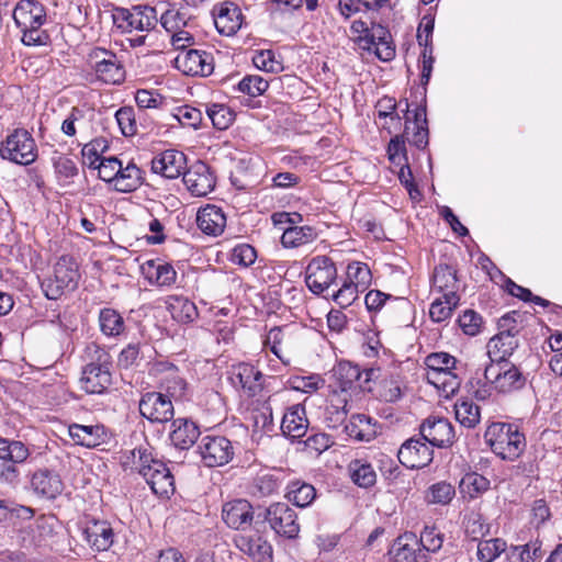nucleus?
<instances>
[{
    "label": "nucleus",
    "mask_w": 562,
    "mask_h": 562,
    "mask_svg": "<svg viewBox=\"0 0 562 562\" xmlns=\"http://www.w3.org/2000/svg\"><path fill=\"white\" fill-rule=\"evenodd\" d=\"M13 20L22 32V42L27 46H43L49 42L48 33L42 29L47 21L45 7L37 0H20L13 10Z\"/></svg>",
    "instance_id": "f257e3e1"
},
{
    "label": "nucleus",
    "mask_w": 562,
    "mask_h": 562,
    "mask_svg": "<svg viewBox=\"0 0 562 562\" xmlns=\"http://www.w3.org/2000/svg\"><path fill=\"white\" fill-rule=\"evenodd\" d=\"M132 467L146 480L151 491L158 496H169L175 492L173 475L167 465L153 457L147 447L130 451Z\"/></svg>",
    "instance_id": "f03ea898"
},
{
    "label": "nucleus",
    "mask_w": 562,
    "mask_h": 562,
    "mask_svg": "<svg viewBox=\"0 0 562 562\" xmlns=\"http://www.w3.org/2000/svg\"><path fill=\"white\" fill-rule=\"evenodd\" d=\"M492 451L504 460H515L526 447L525 437L512 424L493 423L484 434Z\"/></svg>",
    "instance_id": "7ed1b4c3"
},
{
    "label": "nucleus",
    "mask_w": 562,
    "mask_h": 562,
    "mask_svg": "<svg viewBox=\"0 0 562 562\" xmlns=\"http://www.w3.org/2000/svg\"><path fill=\"white\" fill-rule=\"evenodd\" d=\"M483 376L499 393H512L526 383L521 371L509 361H490L484 368Z\"/></svg>",
    "instance_id": "20e7f679"
},
{
    "label": "nucleus",
    "mask_w": 562,
    "mask_h": 562,
    "mask_svg": "<svg viewBox=\"0 0 562 562\" xmlns=\"http://www.w3.org/2000/svg\"><path fill=\"white\" fill-rule=\"evenodd\" d=\"M113 23L125 33L134 31L148 33L158 23L156 9L149 5H135L131 9L116 8L113 11Z\"/></svg>",
    "instance_id": "39448f33"
},
{
    "label": "nucleus",
    "mask_w": 562,
    "mask_h": 562,
    "mask_svg": "<svg viewBox=\"0 0 562 562\" xmlns=\"http://www.w3.org/2000/svg\"><path fill=\"white\" fill-rule=\"evenodd\" d=\"M87 64L98 80L108 85H120L125 79V70L117 56L101 47L92 48L87 56Z\"/></svg>",
    "instance_id": "423d86ee"
},
{
    "label": "nucleus",
    "mask_w": 562,
    "mask_h": 562,
    "mask_svg": "<svg viewBox=\"0 0 562 562\" xmlns=\"http://www.w3.org/2000/svg\"><path fill=\"white\" fill-rule=\"evenodd\" d=\"M79 278L77 262L69 256L60 257L54 267V277L42 283L46 297L57 300L65 290H75Z\"/></svg>",
    "instance_id": "0eeeda50"
},
{
    "label": "nucleus",
    "mask_w": 562,
    "mask_h": 562,
    "mask_svg": "<svg viewBox=\"0 0 562 562\" xmlns=\"http://www.w3.org/2000/svg\"><path fill=\"white\" fill-rule=\"evenodd\" d=\"M0 155L15 164L30 165L37 157L35 140L29 131L16 128L2 142Z\"/></svg>",
    "instance_id": "6e6552de"
},
{
    "label": "nucleus",
    "mask_w": 562,
    "mask_h": 562,
    "mask_svg": "<svg viewBox=\"0 0 562 562\" xmlns=\"http://www.w3.org/2000/svg\"><path fill=\"white\" fill-rule=\"evenodd\" d=\"M265 347L274 353L284 364L291 362L299 351L300 337L297 330L291 325L273 327L269 330Z\"/></svg>",
    "instance_id": "1a4fd4ad"
},
{
    "label": "nucleus",
    "mask_w": 562,
    "mask_h": 562,
    "mask_svg": "<svg viewBox=\"0 0 562 562\" xmlns=\"http://www.w3.org/2000/svg\"><path fill=\"white\" fill-rule=\"evenodd\" d=\"M198 452L205 467H223L234 458L235 450L229 439L224 436H204L199 445Z\"/></svg>",
    "instance_id": "9d476101"
},
{
    "label": "nucleus",
    "mask_w": 562,
    "mask_h": 562,
    "mask_svg": "<svg viewBox=\"0 0 562 562\" xmlns=\"http://www.w3.org/2000/svg\"><path fill=\"white\" fill-rule=\"evenodd\" d=\"M337 278L334 261L326 256L313 258L306 267L305 283L314 294H322Z\"/></svg>",
    "instance_id": "9b49d317"
},
{
    "label": "nucleus",
    "mask_w": 562,
    "mask_h": 562,
    "mask_svg": "<svg viewBox=\"0 0 562 562\" xmlns=\"http://www.w3.org/2000/svg\"><path fill=\"white\" fill-rule=\"evenodd\" d=\"M266 520L280 536L294 539L300 532V525L294 509L285 503H274L267 508Z\"/></svg>",
    "instance_id": "f8f14e48"
},
{
    "label": "nucleus",
    "mask_w": 562,
    "mask_h": 562,
    "mask_svg": "<svg viewBox=\"0 0 562 562\" xmlns=\"http://www.w3.org/2000/svg\"><path fill=\"white\" fill-rule=\"evenodd\" d=\"M108 355L102 350L98 357L99 362L88 363L80 378L81 389L89 394H102L112 383L110 369L106 364Z\"/></svg>",
    "instance_id": "ddd939ff"
},
{
    "label": "nucleus",
    "mask_w": 562,
    "mask_h": 562,
    "mask_svg": "<svg viewBox=\"0 0 562 562\" xmlns=\"http://www.w3.org/2000/svg\"><path fill=\"white\" fill-rule=\"evenodd\" d=\"M422 439L432 447L447 448L454 441V429L452 424L445 417L429 416L420 427Z\"/></svg>",
    "instance_id": "4468645a"
},
{
    "label": "nucleus",
    "mask_w": 562,
    "mask_h": 562,
    "mask_svg": "<svg viewBox=\"0 0 562 562\" xmlns=\"http://www.w3.org/2000/svg\"><path fill=\"white\" fill-rule=\"evenodd\" d=\"M177 69L188 76H210L214 70L211 53L202 49H188L180 52L175 58Z\"/></svg>",
    "instance_id": "2eb2a0df"
},
{
    "label": "nucleus",
    "mask_w": 562,
    "mask_h": 562,
    "mask_svg": "<svg viewBox=\"0 0 562 562\" xmlns=\"http://www.w3.org/2000/svg\"><path fill=\"white\" fill-rule=\"evenodd\" d=\"M139 413L151 423H167L173 417L171 400L158 392H148L139 401Z\"/></svg>",
    "instance_id": "dca6fc26"
},
{
    "label": "nucleus",
    "mask_w": 562,
    "mask_h": 562,
    "mask_svg": "<svg viewBox=\"0 0 562 562\" xmlns=\"http://www.w3.org/2000/svg\"><path fill=\"white\" fill-rule=\"evenodd\" d=\"M422 438H411L400 448L397 457L400 462L408 469H422L434 459L432 449Z\"/></svg>",
    "instance_id": "f3484780"
},
{
    "label": "nucleus",
    "mask_w": 562,
    "mask_h": 562,
    "mask_svg": "<svg viewBox=\"0 0 562 562\" xmlns=\"http://www.w3.org/2000/svg\"><path fill=\"white\" fill-rule=\"evenodd\" d=\"M183 183L191 194L205 196L214 189L215 179L206 164L196 161L183 173Z\"/></svg>",
    "instance_id": "a211bd4d"
},
{
    "label": "nucleus",
    "mask_w": 562,
    "mask_h": 562,
    "mask_svg": "<svg viewBox=\"0 0 562 562\" xmlns=\"http://www.w3.org/2000/svg\"><path fill=\"white\" fill-rule=\"evenodd\" d=\"M216 30L225 36L237 33L243 24L240 9L233 2L225 1L216 4L212 11Z\"/></svg>",
    "instance_id": "6ab92c4d"
},
{
    "label": "nucleus",
    "mask_w": 562,
    "mask_h": 562,
    "mask_svg": "<svg viewBox=\"0 0 562 562\" xmlns=\"http://www.w3.org/2000/svg\"><path fill=\"white\" fill-rule=\"evenodd\" d=\"M187 167V157L183 153L169 149L156 156L151 161V170L167 179L183 176Z\"/></svg>",
    "instance_id": "aec40b11"
},
{
    "label": "nucleus",
    "mask_w": 562,
    "mask_h": 562,
    "mask_svg": "<svg viewBox=\"0 0 562 562\" xmlns=\"http://www.w3.org/2000/svg\"><path fill=\"white\" fill-rule=\"evenodd\" d=\"M236 548L247 554L255 562H267L271 559L272 548L260 535H236L234 538Z\"/></svg>",
    "instance_id": "412c9836"
},
{
    "label": "nucleus",
    "mask_w": 562,
    "mask_h": 562,
    "mask_svg": "<svg viewBox=\"0 0 562 562\" xmlns=\"http://www.w3.org/2000/svg\"><path fill=\"white\" fill-rule=\"evenodd\" d=\"M232 382L243 389L248 396H255L262 389V373L249 363L233 367Z\"/></svg>",
    "instance_id": "4be33fe9"
},
{
    "label": "nucleus",
    "mask_w": 562,
    "mask_h": 562,
    "mask_svg": "<svg viewBox=\"0 0 562 562\" xmlns=\"http://www.w3.org/2000/svg\"><path fill=\"white\" fill-rule=\"evenodd\" d=\"M196 225L206 235L220 236L226 227V215L220 206L207 204L199 209Z\"/></svg>",
    "instance_id": "5701e85b"
},
{
    "label": "nucleus",
    "mask_w": 562,
    "mask_h": 562,
    "mask_svg": "<svg viewBox=\"0 0 562 562\" xmlns=\"http://www.w3.org/2000/svg\"><path fill=\"white\" fill-rule=\"evenodd\" d=\"M222 516L228 527L244 529L251 524L254 513L249 502L246 499H235L224 504Z\"/></svg>",
    "instance_id": "b1692460"
},
{
    "label": "nucleus",
    "mask_w": 562,
    "mask_h": 562,
    "mask_svg": "<svg viewBox=\"0 0 562 562\" xmlns=\"http://www.w3.org/2000/svg\"><path fill=\"white\" fill-rule=\"evenodd\" d=\"M393 562H427L426 553L414 535L397 538L391 550Z\"/></svg>",
    "instance_id": "393cba45"
},
{
    "label": "nucleus",
    "mask_w": 562,
    "mask_h": 562,
    "mask_svg": "<svg viewBox=\"0 0 562 562\" xmlns=\"http://www.w3.org/2000/svg\"><path fill=\"white\" fill-rule=\"evenodd\" d=\"M144 182L143 170L133 161L130 160L126 165L120 160V171L112 181V188L122 193H128L137 190Z\"/></svg>",
    "instance_id": "a878e982"
},
{
    "label": "nucleus",
    "mask_w": 562,
    "mask_h": 562,
    "mask_svg": "<svg viewBox=\"0 0 562 562\" xmlns=\"http://www.w3.org/2000/svg\"><path fill=\"white\" fill-rule=\"evenodd\" d=\"M308 428L305 408L301 404H295L284 413L281 430L284 436L292 439H299L305 436Z\"/></svg>",
    "instance_id": "bb28decb"
},
{
    "label": "nucleus",
    "mask_w": 562,
    "mask_h": 562,
    "mask_svg": "<svg viewBox=\"0 0 562 562\" xmlns=\"http://www.w3.org/2000/svg\"><path fill=\"white\" fill-rule=\"evenodd\" d=\"M87 542L98 551H105L113 544V529L108 521L91 520L83 529Z\"/></svg>",
    "instance_id": "cd10ccee"
},
{
    "label": "nucleus",
    "mask_w": 562,
    "mask_h": 562,
    "mask_svg": "<svg viewBox=\"0 0 562 562\" xmlns=\"http://www.w3.org/2000/svg\"><path fill=\"white\" fill-rule=\"evenodd\" d=\"M144 278L153 285L170 286L176 282L177 272L169 263L147 260L140 266Z\"/></svg>",
    "instance_id": "c85d7f7f"
},
{
    "label": "nucleus",
    "mask_w": 562,
    "mask_h": 562,
    "mask_svg": "<svg viewBox=\"0 0 562 562\" xmlns=\"http://www.w3.org/2000/svg\"><path fill=\"white\" fill-rule=\"evenodd\" d=\"M68 434L76 445L94 448L105 441L106 432L102 425L72 424Z\"/></svg>",
    "instance_id": "c756f323"
},
{
    "label": "nucleus",
    "mask_w": 562,
    "mask_h": 562,
    "mask_svg": "<svg viewBox=\"0 0 562 562\" xmlns=\"http://www.w3.org/2000/svg\"><path fill=\"white\" fill-rule=\"evenodd\" d=\"M198 426L186 418L175 419L171 424L169 438L172 445L179 449H189L199 438Z\"/></svg>",
    "instance_id": "7c9ffc66"
},
{
    "label": "nucleus",
    "mask_w": 562,
    "mask_h": 562,
    "mask_svg": "<svg viewBox=\"0 0 562 562\" xmlns=\"http://www.w3.org/2000/svg\"><path fill=\"white\" fill-rule=\"evenodd\" d=\"M375 369H369L364 372H361L360 368L350 362L339 363L336 371L335 376L339 383V386L342 391H347L353 387L355 383L361 381L364 375V382H369L372 378L376 376ZM359 387H363L361 383H359Z\"/></svg>",
    "instance_id": "2f4dec72"
},
{
    "label": "nucleus",
    "mask_w": 562,
    "mask_h": 562,
    "mask_svg": "<svg viewBox=\"0 0 562 562\" xmlns=\"http://www.w3.org/2000/svg\"><path fill=\"white\" fill-rule=\"evenodd\" d=\"M517 347V336L501 329V333L487 344L490 361H507L506 358L512 356Z\"/></svg>",
    "instance_id": "473e14b6"
},
{
    "label": "nucleus",
    "mask_w": 562,
    "mask_h": 562,
    "mask_svg": "<svg viewBox=\"0 0 562 562\" xmlns=\"http://www.w3.org/2000/svg\"><path fill=\"white\" fill-rule=\"evenodd\" d=\"M31 484L37 494L48 498H55L64 487L59 475L46 469L36 471L32 476Z\"/></svg>",
    "instance_id": "72a5a7b5"
},
{
    "label": "nucleus",
    "mask_w": 562,
    "mask_h": 562,
    "mask_svg": "<svg viewBox=\"0 0 562 562\" xmlns=\"http://www.w3.org/2000/svg\"><path fill=\"white\" fill-rule=\"evenodd\" d=\"M345 431L358 441H371L376 436L375 424L364 414H355L345 426Z\"/></svg>",
    "instance_id": "f704fd0d"
},
{
    "label": "nucleus",
    "mask_w": 562,
    "mask_h": 562,
    "mask_svg": "<svg viewBox=\"0 0 562 562\" xmlns=\"http://www.w3.org/2000/svg\"><path fill=\"white\" fill-rule=\"evenodd\" d=\"M166 304L171 317L178 323L188 324L198 317L195 304L187 297L171 295Z\"/></svg>",
    "instance_id": "c9c22d12"
},
{
    "label": "nucleus",
    "mask_w": 562,
    "mask_h": 562,
    "mask_svg": "<svg viewBox=\"0 0 562 562\" xmlns=\"http://www.w3.org/2000/svg\"><path fill=\"white\" fill-rule=\"evenodd\" d=\"M432 290L441 294H457L458 278L453 267L441 263L434 270Z\"/></svg>",
    "instance_id": "e433bc0d"
},
{
    "label": "nucleus",
    "mask_w": 562,
    "mask_h": 562,
    "mask_svg": "<svg viewBox=\"0 0 562 562\" xmlns=\"http://www.w3.org/2000/svg\"><path fill=\"white\" fill-rule=\"evenodd\" d=\"M491 482L484 475L476 472L465 473L459 484L463 497L474 499L490 490Z\"/></svg>",
    "instance_id": "4c0bfd02"
},
{
    "label": "nucleus",
    "mask_w": 562,
    "mask_h": 562,
    "mask_svg": "<svg viewBox=\"0 0 562 562\" xmlns=\"http://www.w3.org/2000/svg\"><path fill=\"white\" fill-rule=\"evenodd\" d=\"M317 233L311 226H290L284 229L281 243L286 248H294L316 239Z\"/></svg>",
    "instance_id": "58836bf2"
},
{
    "label": "nucleus",
    "mask_w": 562,
    "mask_h": 562,
    "mask_svg": "<svg viewBox=\"0 0 562 562\" xmlns=\"http://www.w3.org/2000/svg\"><path fill=\"white\" fill-rule=\"evenodd\" d=\"M456 369L443 370L442 372H428L426 373L427 381L441 390L447 396L454 394L460 385L461 380L454 372Z\"/></svg>",
    "instance_id": "ea45409f"
},
{
    "label": "nucleus",
    "mask_w": 562,
    "mask_h": 562,
    "mask_svg": "<svg viewBox=\"0 0 562 562\" xmlns=\"http://www.w3.org/2000/svg\"><path fill=\"white\" fill-rule=\"evenodd\" d=\"M458 294H442L440 297L435 299L429 308L430 318L440 323L451 317L453 310L459 304Z\"/></svg>",
    "instance_id": "a19ab883"
},
{
    "label": "nucleus",
    "mask_w": 562,
    "mask_h": 562,
    "mask_svg": "<svg viewBox=\"0 0 562 562\" xmlns=\"http://www.w3.org/2000/svg\"><path fill=\"white\" fill-rule=\"evenodd\" d=\"M285 496L295 506L306 507L314 501L316 492L313 485L295 481L288 485Z\"/></svg>",
    "instance_id": "79ce46f5"
},
{
    "label": "nucleus",
    "mask_w": 562,
    "mask_h": 562,
    "mask_svg": "<svg viewBox=\"0 0 562 562\" xmlns=\"http://www.w3.org/2000/svg\"><path fill=\"white\" fill-rule=\"evenodd\" d=\"M351 480L360 487L368 488L375 484L376 474L372 465L361 460H353L349 464Z\"/></svg>",
    "instance_id": "37998d69"
},
{
    "label": "nucleus",
    "mask_w": 562,
    "mask_h": 562,
    "mask_svg": "<svg viewBox=\"0 0 562 562\" xmlns=\"http://www.w3.org/2000/svg\"><path fill=\"white\" fill-rule=\"evenodd\" d=\"M30 451L27 447L16 440H9L0 437V459L11 463H23Z\"/></svg>",
    "instance_id": "c03bdc74"
},
{
    "label": "nucleus",
    "mask_w": 562,
    "mask_h": 562,
    "mask_svg": "<svg viewBox=\"0 0 562 562\" xmlns=\"http://www.w3.org/2000/svg\"><path fill=\"white\" fill-rule=\"evenodd\" d=\"M456 419L467 428H474L481 418L480 407L471 401H459L454 404Z\"/></svg>",
    "instance_id": "a18cd8bd"
},
{
    "label": "nucleus",
    "mask_w": 562,
    "mask_h": 562,
    "mask_svg": "<svg viewBox=\"0 0 562 562\" xmlns=\"http://www.w3.org/2000/svg\"><path fill=\"white\" fill-rule=\"evenodd\" d=\"M101 331L106 336H119L125 328L121 314L113 308H103L99 314Z\"/></svg>",
    "instance_id": "49530a36"
},
{
    "label": "nucleus",
    "mask_w": 562,
    "mask_h": 562,
    "mask_svg": "<svg viewBox=\"0 0 562 562\" xmlns=\"http://www.w3.org/2000/svg\"><path fill=\"white\" fill-rule=\"evenodd\" d=\"M506 550L507 543L505 540L493 538L479 542L476 555L481 562H493Z\"/></svg>",
    "instance_id": "de8ad7c7"
},
{
    "label": "nucleus",
    "mask_w": 562,
    "mask_h": 562,
    "mask_svg": "<svg viewBox=\"0 0 562 562\" xmlns=\"http://www.w3.org/2000/svg\"><path fill=\"white\" fill-rule=\"evenodd\" d=\"M371 271L366 263L353 261L347 266L346 281L352 283L355 286L360 289L361 292L368 289V286L371 284Z\"/></svg>",
    "instance_id": "09e8293b"
},
{
    "label": "nucleus",
    "mask_w": 562,
    "mask_h": 562,
    "mask_svg": "<svg viewBox=\"0 0 562 562\" xmlns=\"http://www.w3.org/2000/svg\"><path fill=\"white\" fill-rule=\"evenodd\" d=\"M109 148V142L104 137H97L87 143L81 150L82 161L88 168L93 167L104 157L102 154Z\"/></svg>",
    "instance_id": "8fccbe9b"
},
{
    "label": "nucleus",
    "mask_w": 562,
    "mask_h": 562,
    "mask_svg": "<svg viewBox=\"0 0 562 562\" xmlns=\"http://www.w3.org/2000/svg\"><path fill=\"white\" fill-rule=\"evenodd\" d=\"M207 117L220 131L227 130L235 120V113L224 104H212L206 108Z\"/></svg>",
    "instance_id": "3c124183"
},
{
    "label": "nucleus",
    "mask_w": 562,
    "mask_h": 562,
    "mask_svg": "<svg viewBox=\"0 0 562 562\" xmlns=\"http://www.w3.org/2000/svg\"><path fill=\"white\" fill-rule=\"evenodd\" d=\"M454 495V486L442 481L429 486L426 493V501L429 504L448 505Z\"/></svg>",
    "instance_id": "603ef678"
},
{
    "label": "nucleus",
    "mask_w": 562,
    "mask_h": 562,
    "mask_svg": "<svg viewBox=\"0 0 562 562\" xmlns=\"http://www.w3.org/2000/svg\"><path fill=\"white\" fill-rule=\"evenodd\" d=\"M379 397L387 403L396 402L402 397V387L398 376L390 375L384 378L378 390Z\"/></svg>",
    "instance_id": "864d4df0"
},
{
    "label": "nucleus",
    "mask_w": 562,
    "mask_h": 562,
    "mask_svg": "<svg viewBox=\"0 0 562 562\" xmlns=\"http://www.w3.org/2000/svg\"><path fill=\"white\" fill-rule=\"evenodd\" d=\"M425 364L428 372H442L456 369L457 360L447 352H434L426 357Z\"/></svg>",
    "instance_id": "5fc2aeb1"
},
{
    "label": "nucleus",
    "mask_w": 562,
    "mask_h": 562,
    "mask_svg": "<svg viewBox=\"0 0 562 562\" xmlns=\"http://www.w3.org/2000/svg\"><path fill=\"white\" fill-rule=\"evenodd\" d=\"M391 37V33L386 27L381 24H373L372 29L366 35L358 36L356 42L361 48L370 52L373 49L375 42L389 41Z\"/></svg>",
    "instance_id": "6e6d98bb"
},
{
    "label": "nucleus",
    "mask_w": 562,
    "mask_h": 562,
    "mask_svg": "<svg viewBox=\"0 0 562 562\" xmlns=\"http://www.w3.org/2000/svg\"><path fill=\"white\" fill-rule=\"evenodd\" d=\"M268 87V80L257 75L244 77L237 86L240 92L246 93L250 97L261 95L263 92L267 91Z\"/></svg>",
    "instance_id": "4d7b16f0"
},
{
    "label": "nucleus",
    "mask_w": 562,
    "mask_h": 562,
    "mask_svg": "<svg viewBox=\"0 0 562 562\" xmlns=\"http://www.w3.org/2000/svg\"><path fill=\"white\" fill-rule=\"evenodd\" d=\"M458 323L462 331L468 336L477 335L483 326V319L479 313L473 310H467L459 316Z\"/></svg>",
    "instance_id": "13d9d810"
},
{
    "label": "nucleus",
    "mask_w": 562,
    "mask_h": 562,
    "mask_svg": "<svg viewBox=\"0 0 562 562\" xmlns=\"http://www.w3.org/2000/svg\"><path fill=\"white\" fill-rule=\"evenodd\" d=\"M116 122L124 136H133L137 132V124L135 121V113L133 108L123 106L115 113Z\"/></svg>",
    "instance_id": "bf43d9fd"
},
{
    "label": "nucleus",
    "mask_w": 562,
    "mask_h": 562,
    "mask_svg": "<svg viewBox=\"0 0 562 562\" xmlns=\"http://www.w3.org/2000/svg\"><path fill=\"white\" fill-rule=\"evenodd\" d=\"M90 169L98 170L99 178L112 184L114 177L120 171V159L116 157L103 158Z\"/></svg>",
    "instance_id": "052dcab7"
},
{
    "label": "nucleus",
    "mask_w": 562,
    "mask_h": 562,
    "mask_svg": "<svg viewBox=\"0 0 562 562\" xmlns=\"http://www.w3.org/2000/svg\"><path fill=\"white\" fill-rule=\"evenodd\" d=\"M539 550L540 547L529 543L512 547L507 552V559L509 562H533Z\"/></svg>",
    "instance_id": "680f3d73"
},
{
    "label": "nucleus",
    "mask_w": 562,
    "mask_h": 562,
    "mask_svg": "<svg viewBox=\"0 0 562 562\" xmlns=\"http://www.w3.org/2000/svg\"><path fill=\"white\" fill-rule=\"evenodd\" d=\"M252 63L258 69L268 72H277L282 68L280 61L276 59L274 53L270 49L256 52Z\"/></svg>",
    "instance_id": "e2e57ef3"
},
{
    "label": "nucleus",
    "mask_w": 562,
    "mask_h": 562,
    "mask_svg": "<svg viewBox=\"0 0 562 562\" xmlns=\"http://www.w3.org/2000/svg\"><path fill=\"white\" fill-rule=\"evenodd\" d=\"M418 541L424 552H436L442 547L443 536L436 528L426 527Z\"/></svg>",
    "instance_id": "0e129e2a"
},
{
    "label": "nucleus",
    "mask_w": 562,
    "mask_h": 562,
    "mask_svg": "<svg viewBox=\"0 0 562 562\" xmlns=\"http://www.w3.org/2000/svg\"><path fill=\"white\" fill-rule=\"evenodd\" d=\"M257 258L255 248L248 244H240L233 248L231 260L239 266L249 267Z\"/></svg>",
    "instance_id": "69168bd1"
},
{
    "label": "nucleus",
    "mask_w": 562,
    "mask_h": 562,
    "mask_svg": "<svg viewBox=\"0 0 562 562\" xmlns=\"http://www.w3.org/2000/svg\"><path fill=\"white\" fill-rule=\"evenodd\" d=\"M86 126V115L82 110L74 108L61 124V131L67 136H75L77 128Z\"/></svg>",
    "instance_id": "338daca9"
},
{
    "label": "nucleus",
    "mask_w": 562,
    "mask_h": 562,
    "mask_svg": "<svg viewBox=\"0 0 562 562\" xmlns=\"http://www.w3.org/2000/svg\"><path fill=\"white\" fill-rule=\"evenodd\" d=\"M359 292H361L360 289L355 286L352 283L345 281L341 288L333 294V300L340 307L345 308L356 301Z\"/></svg>",
    "instance_id": "774afa93"
}]
</instances>
